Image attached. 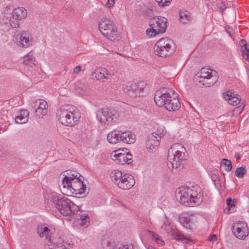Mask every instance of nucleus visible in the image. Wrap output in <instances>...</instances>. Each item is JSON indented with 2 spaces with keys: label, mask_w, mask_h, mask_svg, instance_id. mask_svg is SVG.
I'll use <instances>...</instances> for the list:
<instances>
[{
  "label": "nucleus",
  "mask_w": 249,
  "mask_h": 249,
  "mask_svg": "<svg viewBox=\"0 0 249 249\" xmlns=\"http://www.w3.org/2000/svg\"><path fill=\"white\" fill-rule=\"evenodd\" d=\"M36 104H37V103H38V102H37V101H36Z\"/></svg>",
  "instance_id": "obj_62"
},
{
  "label": "nucleus",
  "mask_w": 249,
  "mask_h": 249,
  "mask_svg": "<svg viewBox=\"0 0 249 249\" xmlns=\"http://www.w3.org/2000/svg\"><path fill=\"white\" fill-rule=\"evenodd\" d=\"M245 107V105H243L242 107H241L240 106H239L235 108V110L236 111H239L240 113L244 109V108Z\"/></svg>",
  "instance_id": "obj_50"
},
{
  "label": "nucleus",
  "mask_w": 249,
  "mask_h": 249,
  "mask_svg": "<svg viewBox=\"0 0 249 249\" xmlns=\"http://www.w3.org/2000/svg\"><path fill=\"white\" fill-rule=\"evenodd\" d=\"M75 86H77V87H79V88L76 89V90L77 91V92H80L82 89H80L82 88L83 85H82L80 82H77L76 83H75Z\"/></svg>",
  "instance_id": "obj_46"
},
{
  "label": "nucleus",
  "mask_w": 249,
  "mask_h": 249,
  "mask_svg": "<svg viewBox=\"0 0 249 249\" xmlns=\"http://www.w3.org/2000/svg\"><path fill=\"white\" fill-rule=\"evenodd\" d=\"M231 230L233 235L239 239H244L249 234L247 224L242 221L234 223L232 225Z\"/></svg>",
  "instance_id": "obj_15"
},
{
  "label": "nucleus",
  "mask_w": 249,
  "mask_h": 249,
  "mask_svg": "<svg viewBox=\"0 0 249 249\" xmlns=\"http://www.w3.org/2000/svg\"><path fill=\"white\" fill-rule=\"evenodd\" d=\"M179 17L180 21L183 23H187L190 18L189 13L187 11H180L179 13Z\"/></svg>",
  "instance_id": "obj_29"
},
{
  "label": "nucleus",
  "mask_w": 249,
  "mask_h": 249,
  "mask_svg": "<svg viewBox=\"0 0 249 249\" xmlns=\"http://www.w3.org/2000/svg\"><path fill=\"white\" fill-rule=\"evenodd\" d=\"M154 101L158 107H164L169 111L178 110L180 107L177 93L169 89H163L162 90L157 91L154 96Z\"/></svg>",
  "instance_id": "obj_2"
},
{
  "label": "nucleus",
  "mask_w": 249,
  "mask_h": 249,
  "mask_svg": "<svg viewBox=\"0 0 249 249\" xmlns=\"http://www.w3.org/2000/svg\"><path fill=\"white\" fill-rule=\"evenodd\" d=\"M115 0H107V4L108 5V7H112L114 4Z\"/></svg>",
  "instance_id": "obj_48"
},
{
  "label": "nucleus",
  "mask_w": 249,
  "mask_h": 249,
  "mask_svg": "<svg viewBox=\"0 0 249 249\" xmlns=\"http://www.w3.org/2000/svg\"><path fill=\"white\" fill-rule=\"evenodd\" d=\"M84 178V177L81 176V175L76 171H68L67 175H65L63 178L62 185L63 186L65 184H68L69 183H71V181H74L76 180V178Z\"/></svg>",
  "instance_id": "obj_19"
},
{
  "label": "nucleus",
  "mask_w": 249,
  "mask_h": 249,
  "mask_svg": "<svg viewBox=\"0 0 249 249\" xmlns=\"http://www.w3.org/2000/svg\"><path fill=\"white\" fill-rule=\"evenodd\" d=\"M20 20L14 16H12L9 20V23L12 28H18L19 26Z\"/></svg>",
  "instance_id": "obj_34"
},
{
  "label": "nucleus",
  "mask_w": 249,
  "mask_h": 249,
  "mask_svg": "<svg viewBox=\"0 0 249 249\" xmlns=\"http://www.w3.org/2000/svg\"><path fill=\"white\" fill-rule=\"evenodd\" d=\"M235 157L236 159V160H237L240 159V153H236L235 154Z\"/></svg>",
  "instance_id": "obj_54"
},
{
  "label": "nucleus",
  "mask_w": 249,
  "mask_h": 249,
  "mask_svg": "<svg viewBox=\"0 0 249 249\" xmlns=\"http://www.w3.org/2000/svg\"><path fill=\"white\" fill-rule=\"evenodd\" d=\"M39 105L37 108L36 110V113H39L38 115H44L47 112V109L46 106H47V102L45 101L40 102V100H38Z\"/></svg>",
  "instance_id": "obj_27"
},
{
  "label": "nucleus",
  "mask_w": 249,
  "mask_h": 249,
  "mask_svg": "<svg viewBox=\"0 0 249 249\" xmlns=\"http://www.w3.org/2000/svg\"><path fill=\"white\" fill-rule=\"evenodd\" d=\"M111 157L113 160L118 161V163L121 165L127 164L126 156L124 153L120 152V150H116L111 154Z\"/></svg>",
  "instance_id": "obj_21"
},
{
  "label": "nucleus",
  "mask_w": 249,
  "mask_h": 249,
  "mask_svg": "<svg viewBox=\"0 0 249 249\" xmlns=\"http://www.w3.org/2000/svg\"><path fill=\"white\" fill-rule=\"evenodd\" d=\"M121 132L119 130H114L109 133L107 136L108 142L112 144L120 142L119 136L121 135Z\"/></svg>",
  "instance_id": "obj_25"
},
{
  "label": "nucleus",
  "mask_w": 249,
  "mask_h": 249,
  "mask_svg": "<svg viewBox=\"0 0 249 249\" xmlns=\"http://www.w3.org/2000/svg\"><path fill=\"white\" fill-rule=\"evenodd\" d=\"M176 49L174 41L167 37L160 39L154 47V53L160 57H167L172 54Z\"/></svg>",
  "instance_id": "obj_6"
},
{
  "label": "nucleus",
  "mask_w": 249,
  "mask_h": 249,
  "mask_svg": "<svg viewBox=\"0 0 249 249\" xmlns=\"http://www.w3.org/2000/svg\"><path fill=\"white\" fill-rule=\"evenodd\" d=\"M186 150L184 146L180 143L173 144L169 149L167 155V165L172 172L174 170H180L183 168L182 161L185 160Z\"/></svg>",
  "instance_id": "obj_3"
},
{
  "label": "nucleus",
  "mask_w": 249,
  "mask_h": 249,
  "mask_svg": "<svg viewBox=\"0 0 249 249\" xmlns=\"http://www.w3.org/2000/svg\"><path fill=\"white\" fill-rule=\"evenodd\" d=\"M119 138L120 142L128 144L134 143L136 140L135 135L130 131L121 132Z\"/></svg>",
  "instance_id": "obj_20"
},
{
  "label": "nucleus",
  "mask_w": 249,
  "mask_h": 249,
  "mask_svg": "<svg viewBox=\"0 0 249 249\" xmlns=\"http://www.w3.org/2000/svg\"><path fill=\"white\" fill-rule=\"evenodd\" d=\"M151 134H154V138L153 139V140H156V139H158L157 137L158 135H160L159 133H157L156 132L153 133Z\"/></svg>",
  "instance_id": "obj_53"
},
{
  "label": "nucleus",
  "mask_w": 249,
  "mask_h": 249,
  "mask_svg": "<svg viewBox=\"0 0 249 249\" xmlns=\"http://www.w3.org/2000/svg\"><path fill=\"white\" fill-rule=\"evenodd\" d=\"M125 155L126 156L127 160V164H130L132 163V155L129 152H126V150L124 152Z\"/></svg>",
  "instance_id": "obj_41"
},
{
  "label": "nucleus",
  "mask_w": 249,
  "mask_h": 249,
  "mask_svg": "<svg viewBox=\"0 0 249 249\" xmlns=\"http://www.w3.org/2000/svg\"><path fill=\"white\" fill-rule=\"evenodd\" d=\"M101 114L100 121L107 125H112L116 123L119 117L116 110L108 108L102 109Z\"/></svg>",
  "instance_id": "obj_11"
},
{
  "label": "nucleus",
  "mask_w": 249,
  "mask_h": 249,
  "mask_svg": "<svg viewBox=\"0 0 249 249\" xmlns=\"http://www.w3.org/2000/svg\"><path fill=\"white\" fill-rule=\"evenodd\" d=\"M179 221L180 224L186 229L190 228V219L186 217H180Z\"/></svg>",
  "instance_id": "obj_35"
},
{
  "label": "nucleus",
  "mask_w": 249,
  "mask_h": 249,
  "mask_svg": "<svg viewBox=\"0 0 249 249\" xmlns=\"http://www.w3.org/2000/svg\"><path fill=\"white\" fill-rule=\"evenodd\" d=\"M164 227H165L164 230L166 232L169 234L173 239L178 241H181L182 243L185 244L191 241V239L181 234L179 231L173 229L170 226L169 224L167 223L165 221L164 222L163 225L162 226L161 228H163Z\"/></svg>",
  "instance_id": "obj_14"
},
{
  "label": "nucleus",
  "mask_w": 249,
  "mask_h": 249,
  "mask_svg": "<svg viewBox=\"0 0 249 249\" xmlns=\"http://www.w3.org/2000/svg\"><path fill=\"white\" fill-rule=\"evenodd\" d=\"M147 232L149 235H150L154 241L155 239L159 236L158 234L151 231H148Z\"/></svg>",
  "instance_id": "obj_44"
},
{
  "label": "nucleus",
  "mask_w": 249,
  "mask_h": 249,
  "mask_svg": "<svg viewBox=\"0 0 249 249\" xmlns=\"http://www.w3.org/2000/svg\"><path fill=\"white\" fill-rule=\"evenodd\" d=\"M23 63L26 65L32 67V66L36 65V61L30 52L24 56Z\"/></svg>",
  "instance_id": "obj_26"
},
{
  "label": "nucleus",
  "mask_w": 249,
  "mask_h": 249,
  "mask_svg": "<svg viewBox=\"0 0 249 249\" xmlns=\"http://www.w3.org/2000/svg\"><path fill=\"white\" fill-rule=\"evenodd\" d=\"M121 205L123 206L124 208H126V207L123 204H122V203H121Z\"/></svg>",
  "instance_id": "obj_61"
},
{
  "label": "nucleus",
  "mask_w": 249,
  "mask_h": 249,
  "mask_svg": "<svg viewBox=\"0 0 249 249\" xmlns=\"http://www.w3.org/2000/svg\"><path fill=\"white\" fill-rule=\"evenodd\" d=\"M81 71V67L80 66H76L73 69L74 73H78Z\"/></svg>",
  "instance_id": "obj_51"
},
{
  "label": "nucleus",
  "mask_w": 249,
  "mask_h": 249,
  "mask_svg": "<svg viewBox=\"0 0 249 249\" xmlns=\"http://www.w3.org/2000/svg\"><path fill=\"white\" fill-rule=\"evenodd\" d=\"M105 74H106V76H107V75H109L108 71L107 70V72H105Z\"/></svg>",
  "instance_id": "obj_60"
},
{
  "label": "nucleus",
  "mask_w": 249,
  "mask_h": 249,
  "mask_svg": "<svg viewBox=\"0 0 249 249\" xmlns=\"http://www.w3.org/2000/svg\"><path fill=\"white\" fill-rule=\"evenodd\" d=\"M37 233L39 234L40 237H45L46 239H48V242H51V234H52V232L47 227L41 226L38 227Z\"/></svg>",
  "instance_id": "obj_22"
},
{
  "label": "nucleus",
  "mask_w": 249,
  "mask_h": 249,
  "mask_svg": "<svg viewBox=\"0 0 249 249\" xmlns=\"http://www.w3.org/2000/svg\"><path fill=\"white\" fill-rule=\"evenodd\" d=\"M123 178H124V175H123V173L122 172L121 177L118 178V180H120V182H122Z\"/></svg>",
  "instance_id": "obj_55"
},
{
  "label": "nucleus",
  "mask_w": 249,
  "mask_h": 249,
  "mask_svg": "<svg viewBox=\"0 0 249 249\" xmlns=\"http://www.w3.org/2000/svg\"><path fill=\"white\" fill-rule=\"evenodd\" d=\"M156 1L160 6L164 7L168 5L172 0H156Z\"/></svg>",
  "instance_id": "obj_40"
},
{
  "label": "nucleus",
  "mask_w": 249,
  "mask_h": 249,
  "mask_svg": "<svg viewBox=\"0 0 249 249\" xmlns=\"http://www.w3.org/2000/svg\"><path fill=\"white\" fill-rule=\"evenodd\" d=\"M45 199V201L47 200L46 207L50 208V204L51 203H53L60 213L63 215L77 214L79 211L78 206L74 204L67 197H61L55 192L47 193Z\"/></svg>",
  "instance_id": "obj_1"
},
{
  "label": "nucleus",
  "mask_w": 249,
  "mask_h": 249,
  "mask_svg": "<svg viewBox=\"0 0 249 249\" xmlns=\"http://www.w3.org/2000/svg\"><path fill=\"white\" fill-rule=\"evenodd\" d=\"M122 182L118 184V187L123 190H128L134 185L135 181L134 177L128 174H124Z\"/></svg>",
  "instance_id": "obj_16"
},
{
  "label": "nucleus",
  "mask_w": 249,
  "mask_h": 249,
  "mask_svg": "<svg viewBox=\"0 0 249 249\" xmlns=\"http://www.w3.org/2000/svg\"><path fill=\"white\" fill-rule=\"evenodd\" d=\"M121 173L122 172L118 170H114L110 173V175L112 181L117 186L120 183V180H118V178L121 177Z\"/></svg>",
  "instance_id": "obj_28"
},
{
  "label": "nucleus",
  "mask_w": 249,
  "mask_h": 249,
  "mask_svg": "<svg viewBox=\"0 0 249 249\" xmlns=\"http://www.w3.org/2000/svg\"><path fill=\"white\" fill-rule=\"evenodd\" d=\"M13 40L18 46L22 48L28 47L32 42L30 34L24 31L15 33Z\"/></svg>",
  "instance_id": "obj_12"
},
{
  "label": "nucleus",
  "mask_w": 249,
  "mask_h": 249,
  "mask_svg": "<svg viewBox=\"0 0 249 249\" xmlns=\"http://www.w3.org/2000/svg\"><path fill=\"white\" fill-rule=\"evenodd\" d=\"M122 249H129L128 247L127 246L124 245V248H122Z\"/></svg>",
  "instance_id": "obj_59"
},
{
  "label": "nucleus",
  "mask_w": 249,
  "mask_h": 249,
  "mask_svg": "<svg viewBox=\"0 0 249 249\" xmlns=\"http://www.w3.org/2000/svg\"><path fill=\"white\" fill-rule=\"evenodd\" d=\"M12 15L14 16L18 20L21 21L27 17V11L24 7H18L13 10Z\"/></svg>",
  "instance_id": "obj_23"
},
{
  "label": "nucleus",
  "mask_w": 249,
  "mask_h": 249,
  "mask_svg": "<svg viewBox=\"0 0 249 249\" xmlns=\"http://www.w3.org/2000/svg\"><path fill=\"white\" fill-rule=\"evenodd\" d=\"M167 19L163 17L155 16L149 21L150 28L146 31L147 35L155 36L159 34L164 33L167 28Z\"/></svg>",
  "instance_id": "obj_7"
},
{
  "label": "nucleus",
  "mask_w": 249,
  "mask_h": 249,
  "mask_svg": "<svg viewBox=\"0 0 249 249\" xmlns=\"http://www.w3.org/2000/svg\"><path fill=\"white\" fill-rule=\"evenodd\" d=\"M246 173V169L242 166L237 168L235 171V176L239 178H243Z\"/></svg>",
  "instance_id": "obj_33"
},
{
  "label": "nucleus",
  "mask_w": 249,
  "mask_h": 249,
  "mask_svg": "<svg viewBox=\"0 0 249 249\" xmlns=\"http://www.w3.org/2000/svg\"><path fill=\"white\" fill-rule=\"evenodd\" d=\"M145 11L146 14H147V13L150 11V9H147L145 10Z\"/></svg>",
  "instance_id": "obj_58"
},
{
  "label": "nucleus",
  "mask_w": 249,
  "mask_h": 249,
  "mask_svg": "<svg viewBox=\"0 0 249 249\" xmlns=\"http://www.w3.org/2000/svg\"><path fill=\"white\" fill-rule=\"evenodd\" d=\"M225 9H226V6H225V4L222 3L221 6L219 7L220 11L221 12L223 13Z\"/></svg>",
  "instance_id": "obj_52"
},
{
  "label": "nucleus",
  "mask_w": 249,
  "mask_h": 249,
  "mask_svg": "<svg viewBox=\"0 0 249 249\" xmlns=\"http://www.w3.org/2000/svg\"><path fill=\"white\" fill-rule=\"evenodd\" d=\"M99 29L101 34L111 41H114L119 37V33L114 27L113 22L109 19L104 18L98 24Z\"/></svg>",
  "instance_id": "obj_8"
},
{
  "label": "nucleus",
  "mask_w": 249,
  "mask_h": 249,
  "mask_svg": "<svg viewBox=\"0 0 249 249\" xmlns=\"http://www.w3.org/2000/svg\"><path fill=\"white\" fill-rule=\"evenodd\" d=\"M161 135H158L157 137L158 139L153 140V139L154 138V134H150L147 137L146 142L147 149H148L150 152H152L154 149H156L160 145V142L161 140Z\"/></svg>",
  "instance_id": "obj_17"
},
{
  "label": "nucleus",
  "mask_w": 249,
  "mask_h": 249,
  "mask_svg": "<svg viewBox=\"0 0 249 249\" xmlns=\"http://www.w3.org/2000/svg\"><path fill=\"white\" fill-rule=\"evenodd\" d=\"M193 186H181L177 189L176 192V199L180 202V203L185 206L190 204L191 194L193 193Z\"/></svg>",
  "instance_id": "obj_9"
},
{
  "label": "nucleus",
  "mask_w": 249,
  "mask_h": 249,
  "mask_svg": "<svg viewBox=\"0 0 249 249\" xmlns=\"http://www.w3.org/2000/svg\"><path fill=\"white\" fill-rule=\"evenodd\" d=\"M82 178H76V180L71 181L68 184H65L63 186V189H67L70 191L73 190L72 194L76 195H82L85 194L86 189V185L83 182Z\"/></svg>",
  "instance_id": "obj_13"
},
{
  "label": "nucleus",
  "mask_w": 249,
  "mask_h": 249,
  "mask_svg": "<svg viewBox=\"0 0 249 249\" xmlns=\"http://www.w3.org/2000/svg\"><path fill=\"white\" fill-rule=\"evenodd\" d=\"M29 113L27 110H21L20 114L15 118V122L19 124H23L27 123L29 119Z\"/></svg>",
  "instance_id": "obj_24"
},
{
  "label": "nucleus",
  "mask_w": 249,
  "mask_h": 249,
  "mask_svg": "<svg viewBox=\"0 0 249 249\" xmlns=\"http://www.w3.org/2000/svg\"><path fill=\"white\" fill-rule=\"evenodd\" d=\"M143 85L132 81L126 82L124 87L125 92L132 97L143 96Z\"/></svg>",
  "instance_id": "obj_10"
},
{
  "label": "nucleus",
  "mask_w": 249,
  "mask_h": 249,
  "mask_svg": "<svg viewBox=\"0 0 249 249\" xmlns=\"http://www.w3.org/2000/svg\"><path fill=\"white\" fill-rule=\"evenodd\" d=\"M192 192L191 194L190 204L192 203L198 204L202 201V195L200 194V188L197 185L193 186Z\"/></svg>",
  "instance_id": "obj_18"
},
{
  "label": "nucleus",
  "mask_w": 249,
  "mask_h": 249,
  "mask_svg": "<svg viewBox=\"0 0 249 249\" xmlns=\"http://www.w3.org/2000/svg\"><path fill=\"white\" fill-rule=\"evenodd\" d=\"M147 249H156L152 246H149L148 247Z\"/></svg>",
  "instance_id": "obj_57"
},
{
  "label": "nucleus",
  "mask_w": 249,
  "mask_h": 249,
  "mask_svg": "<svg viewBox=\"0 0 249 249\" xmlns=\"http://www.w3.org/2000/svg\"><path fill=\"white\" fill-rule=\"evenodd\" d=\"M240 102V96L236 94V97H233L232 98L228 101L229 103L232 106H236L239 104Z\"/></svg>",
  "instance_id": "obj_38"
},
{
  "label": "nucleus",
  "mask_w": 249,
  "mask_h": 249,
  "mask_svg": "<svg viewBox=\"0 0 249 249\" xmlns=\"http://www.w3.org/2000/svg\"><path fill=\"white\" fill-rule=\"evenodd\" d=\"M55 243H53L52 240H51V242H48L47 244L45 245V249H55Z\"/></svg>",
  "instance_id": "obj_42"
},
{
  "label": "nucleus",
  "mask_w": 249,
  "mask_h": 249,
  "mask_svg": "<svg viewBox=\"0 0 249 249\" xmlns=\"http://www.w3.org/2000/svg\"><path fill=\"white\" fill-rule=\"evenodd\" d=\"M82 221L81 224L84 227H87L89 223V217L87 213H84L79 215V218H77Z\"/></svg>",
  "instance_id": "obj_31"
},
{
  "label": "nucleus",
  "mask_w": 249,
  "mask_h": 249,
  "mask_svg": "<svg viewBox=\"0 0 249 249\" xmlns=\"http://www.w3.org/2000/svg\"><path fill=\"white\" fill-rule=\"evenodd\" d=\"M217 239V236L216 235H210L209 237V240L210 241H215Z\"/></svg>",
  "instance_id": "obj_49"
},
{
  "label": "nucleus",
  "mask_w": 249,
  "mask_h": 249,
  "mask_svg": "<svg viewBox=\"0 0 249 249\" xmlns=\"http://www.w3.org/2000/svg\"><path fill=\"white\" fill-rule=\"evenodd\" d=\"M221 165L225 168V170L228 172H230L231 171L232 169V164L230 160L223 159L221 162Z\"/></svg>",
  "instance_id": "obj_32"
},
{
  "label": "nucleus",
  "mask_w": 249,
  "mask_h": 249,
  "mask_svg": "<svg viewBox=\"0 0 249 249\" xmlns=\"http://www.w3.org/2000/svg\"><path fill=\"white\" fill-rule=\"evenodd\" d=\"M236 94H235L234 92H232L231 90L225 92L223 94V97L225 100L229 101L230 99L232 98L233 97H236Z\"/></svg>",
  "instance_id": "obj_37"
},
{
  "label": "nucleus",
  "mask_w": 249,
  "mask_h": 249,
  "mask_svg": "<svg viewBox=\"0 0 249 249\" xmlns=\"http://www.w3.org/2000/svg\"><path fill=\"white\" fill-rule=\"evenodd\" d=\"M218 79L217 72L207 68H202L195 76V80L206 87L213 86Z\"/></svg>",
  "instance_id": "obj_5"
},
{
  "label": "nucleus",
  "mask_w": 249,
  "mask_h": 249,
  "mask_svg": "<svg viewBox=\"0 0 249 249\" xmlns=\"http://www.w3.org/2000/svg\"><path fill=\"white\" fill-rule=\"evenodd\" d=\"M226 203L227 205V208H228V213H229L230 210L232 208V207H234V202L232 201V199L230 197H229L227 198L226 200Z\"/></svg>",
  "instance_id": "obj_39"
},
{
  "label": "nucleus",
  "mask_w": 249,
  "mask_h": 249,
  "mask_svg": "<svg viewBox=\"0 0 249 249\" xmlns=\"http://www.w3.org/2000/svg\"><path fill=\"white\" fill-rule=\"evenodd\" d=\"M56 116L61 124L68 126L75 124L81 117L79 112L69 105L61 107L57 110Z\"/></svg>",
  "instance_id": "obj_4"
},
{
  "label": "nucleus",
  "mask_w": 249,
  "mask_h": 249,
  "mask_svg": "<svg viewBox=\"0 0 249 249\" xmlns=\"http://www.w3.org/2000/svg\"><path fill=\"white\" fill-rule=\"evenodd\" d=\"M122 248H124V245L117 244L113 247L112 249H122Z\"/></svg>",
  "instance_id": "obj_47"
},
{
  "label": "nucleus",
  "mask_w": 249,
  "mask_h": 249,
  "mask_svg": "<svg viewBox=\"0 0 249 249\" xmlns=\"http://www.w3.org/2000/svg\"><path fill=\"white\" fill-rule=\"evenodd\" d=\"M55 249H67V248L62 243H55Z\"/></svg>",
  "instance_id": "obj_43"
},
{
  "label": "nucleus",
  "mask_w": 249,
  "mask_h": 249,
  "mask_svg": "<svg viewBox=\"0 0 249 249\" xmlns=\"http://www.w3.org/2000/svg\"><path fill=\"white\" fill-rule=\"evenodd\" d=\"M5 131V129L4 128H2L0 126V133L4 132Z\"/></svg>",
  "instance_id": "obj_56"
},
{
  "label": "nucleus",
  "mask_w": 249,
  "mask_h": 249,
  "mask_svg": "<svg viewBox=\"0 0 249 249\" xmlns=\"http://www.w3.org/2000/svg\"><path fill=\"white\" fill-rule=\"evenodd\" d=\"M211 179L216 187L218 188L221 187L220 178L219 176L214 174H212L211 175Z\"/></svg>",
  "instance_id": "obj_36"
},
{
  "label": "nucleus",
  "mask_w": 249,
  "mask_h": 249,
  "mask_svg": "<svg viewBox=\"0 0 249 249\" xmlns=\"http://www.w3.org/2000/svg\"><path fill=\"white\" fill-rule=\"evenodd\" d=\"M155 242L159 244L163 245L164 243V241L161 239L160 236H158V237L155 239Z\"/></svg>",
  "instance_id": "obj_45"
},
{
  "label": "nucleus",
  "mask_w": 249,
  "mask_h": 249,
  "mask_svg": "<svg viewBox=\"0 0 249 249\" xmlns=\"http://www.w3.org/2000/svg\"><path fill=\"white\" fill-rule=\"evenodd\" d=\"M106 72H107V70L105 69H101V71H96L94 72L95 77L98 80H101L103 79H107V77L105 75Z\"/></svg>",
  "instance_id": "obj_30"
}]
</instances>
